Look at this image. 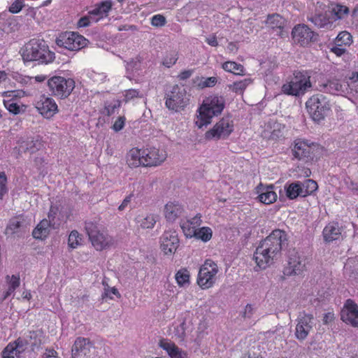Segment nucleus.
Segmentation results:
<instances>
[{
  "instance_id": "55",
  "label": "nucleus",
  "mask_w": 358,
  "mask_h": 358,
  "mask_svg": "<svg viewBox=\"0 0 358 358\" xmlns=\"http://www.w3.org/2000/svg\"><path fill=\"white\" fill-rule=\"evenodd\" d=\"M138 96H141L139 95V92L138 90H134V89H130V90L125 91L124 100L126 102H128V101L132 100L133 99L138 97Z\"/></svg>"
},
{
  "instance_id": "61",
  "label": "nucleus",
  "mask_w": 358,
  "mask_h": 358,
  "mask_svg": "<svg viewBox=\"0 0 358 358\" xmlns=\"http://www.w3.org/2000/svg\"><path fill=\"white\" fill-rule=\"evenodd\" d=\"M46 76L44 75H38L35 77H25L22 78L20 80L21 83H27V80H30L31 79H34L37 83H42L46 79Z\"/></svg>"
},
{
  "instance_id": "13",
  "label": "nucleus",
  "mask_w": 358,
  "mask_h": 358,
  "mask_svg": "<svg viewBox=\"0 0 358 358\" xmlns=\"http://www.w3.org/2000/svg\"><path fill=\"white\" fill-rule=\"evenodd\" d=\"M306 269V260L303 257L293 249L289 252L288 264L285 268L284 274L286 275H301Z\"/></svg>"
},
{
  "instance_id": "3",
  "label": "nucleus",
  "mask_w": 358,
  "mask_h": 358,
  "mask_svg": "<svg viewBox=\"0 0 358 358\" xmlns=\"http://www.w3.org/2000/svg\"><path fill=\"white\" fill-rule=\"evenodd\" d=\"M225 106V99L222 96L212 95L207 97L198 112L199 115L195 124L199 128L206 126L211 122L214 116L221 114Z\"/></svg>"
},
{
  "instance_id": "33",
  "label": "nucleus",
  "mask_w": 358,
  "mask_h": 358,
  "mask_svg": "<svg viewBox=\"0 0 358 358\" xmlns=\"http://www.w3.org/2000/svg\"><path fill=\"white\" fill-rule=\"evenodd\" d=\"M158 216L155 214H148L145 217H138L137 223L142 229H152L157 222Z\"/></svg>"
},
{
  "instance_id": "14",
  "label": "nucleus",
  "mask_w": 358,
  "mask_h": 358,
  "mask_svg": "<svg viewBox=\"0 0 358 358\" xmlns=\"http://www.w3.org/2000/svg\"><path fill=\"white\" fill-rule=\"evenodd\" d=\"M317 90L333 95H343L349 93V85L348 83L342 82L336 78H332L320 83Z\"/></svg>"
},
{
  "instance_id": "43",
  "label": "nucleus",
  "mask_w": 358,
  "mask_h": 358,
  "mask_svg": "<svg viewBox=\"0 0 358 358\" xmlns=\"http://www.w3.org/2000/svg\"><path fill=\"white\" fill-rule=\"evenodd\" d=\"M82 238L79 233L77 231L73 230L70 233L69 236V246L73 249L76 248L80 244V242Z\"/></svg>"
},
{
  "instance_id": "49",
  "label": "nucleus",
  "mask_w": 358,
  "mask_h": 358,
  "mask_svg": "<svg viewBox=\"0 0 358 358\" xmlns=\"http://www.w3.org/2000/svg\"><path fill=\"white\" fill-rule=\"evenodd\" d=\"M189 275L186 270L178 271L176 274V280L180 286L189 282Z\"/></svg>"
},
{
  "instance_id": "4",
  "label": "nucleus",
  "mask_w": 358,
  "mask_h": 358,
  "mask_svg": "<svg viewBox=\"0 0 358 358\" xmlns=\"http://www.w3.org/2000/svg\"><path fill=\"white\" fill-rule=\"evenodd\" d=\"M308 112L315 122H320L331 111V105L327 96L322 94L312 96L306 103Z\"/></svg>"
},
{
  "instance_id": "29",
  "label": "nucleus",
  "mask_w": 358,
  "mask_h": 358,
  "mask_svg": "<svg viewBox=\"0 0 358 358\" xmlns=\"http://www.w3.org/2000/svg\"><path fill=\"white\" fill-rule=\"evenodd\" d=\"M112 3L110 1H106L98 5L95 8L90 10L88 14L92 21L96 22L104 16L107 15L108 11L111 9Z\"/></svg>"
},
{
  "instance_id": "26",
  "label": "nucleus",
  "mask_w": 358,
  "mask_h": 358,
  "mask_svg": "<svg viewBox=\"0 0 358 358\" xmlns=\"http://www.w3.org/2000/svg\"><path fill=\"white\" fill-rule=\"evenodd\" d=\"M323 238L325 242L330 243L338 240L341 236V228L337 222H329L323 229Z\"/></svg>"
},
{
  "instance_id": "54",
  "label": "nucleus",
  "mask_w": 358,
  "mask_h": 358,
  "mask_svg": "<svg viewBox=\"0 0 358 358\" xmlns=\"http://www.w3.org/2000/svg\"><path fill=\"white\" fill-rule=\"evenodd\" d=\"M7 178L4 172H0V198L6 193Z\"/></svg>"
},
{
  "instance_id": "18",
  "label": "nucleus",
  "mask_w": 358,
  "mask_h": 358,
  "mask_svg": "<svg viewBox=\"0 0 358 358\" xmlns=\"http://www.w3.org/2000/svg\"><path fill=\"white\" fill-rule=\"evenodd\" d=\"M179 245L178 234L175 231H165L161 237V249L165 255H171Z\"/></svg>"
},
{
  "instance_id": "36",
  "label": "nucleus",
  "mask_w": 358,
  "mask_h": 358,
  "mask_svg": "<svg viewBox=\"0 0 358 358\" xmlns=\"http://www.w3.org/2000/svg\"><path fill=\"white\" fill-rule=\"evenodd\" d=\"M329 12L331 15H334L331 18L334 22L343 19L345 15L349 13V8L345 6L336 4L331 8H329Z\"/></svg>"
},
{
  "instance_id": "15",
  "label": "nucleus",
  "mask_w": 358,
  "mask_h": 358,
  "mask_svg": "<svg viewBox=\"0 0 358 358\" xmlns=\"http://www.w3.org/2000/svg\"><path fill=\"white\" fill-rule=\"evenodd\" d=\"M314 317L312 315L300 314L296 320L295 336L299 341L305 340L313 327Z\"/></svg>"
},
{
  "instance_id": "59",
  "label": "nucleus",
  "mask_w": 358,
  "mask_h": 358,
  "mask_svg": "<svg viewBox=\"0 0 358 358\" xmlns=\"http://www.w3.org/2000/svg\"><path fill=\"white\" fill-rule=\"evenodd\" d=\"M91 20H92V18L90 17V15L89 14V15H87V16L82 17L78 20V22L77 23V26L78 27H88L90 24Z\"/></svg>"
},
{
  "instance_id": "5",
  "label": "nucleus",
  "mask_w": 358,
  "mask_h": 358,
  "mask_svg": "<svg viewBox=\"0 0 358 358\" xmlns=\"http://www.w3.org/2000/svg\"><path fill=\"white\" fill-rule=\"evenodd\" d=\"M164 99L166 107L176 112L184 110L189 101L185 88L178 85H174L169 90H166Z\"/></svg>"
},
{
  "instance_id": "25",
  "label": "nucleus",
  "mask_w": 358,
  "mask_h": 358,
  "mask_svg": "<svg viewBox=\"0 0 358 358\" xmlns=\"http://www.w3.org/2000/svg\"><path fill=\"white\" fill-rule=\"evenodd\" d=\"M184 212L183 206L178 202H169L164 208V215L169 222H174Z\"/></svg>"
},
{
  "instance_id": "16",
  "label": "nucleus",
  "mask_w": 358,
  "mask_h": 358,
  "mask_svg": "<svg viewBox=\"0 0 358 358\" xmlns=\"http://www.w3.org/2000/svg\"><path fill=\"white\" fill-rule=\"evenodd\" d=\"M292 35L294 43L301 46L307 45L315 41L314 32L306 24L295 26L292 31Z\"/></svg>"
},
{
  "instance_id": "20",
  "label": "nucleus",
  "mask_w": 358,
  "mask_h": 358,
  "mask_svg": "<svg viewBox=\"0 0 358 358\" xmlns=\"http://www.w3.org/2000/svg\"><path fill=\"white\" fill-rule=\"evenodd\" d=\"M36 108L44 117L49 119L58 111L57 105L55 100L48 96H43L36 103Z\"/></svg>"
},
{
  "instance_id": "37",
  "label": "nucleus",
  "mask_w": 358,
  "mask_h": 358,
  "mask_svg": "<svg viewBox=\"0 0 358 358\" xmlns=\"http://www.w3.org/2000/svg\"><path fill=\"white\" fill-rule=\"evenodd\" d=\"M284 19L277 13L268 15L266 24L271 29H282L284 27Z\"/></svg>"
},
{
  "instance_id": "44",
  "label": "nucleus",
  "mask_w": 358,
  "mask_h": 358,
  "mask_svg": "<svg viewBox=\"0 0 358 358\" xmlns=\"http://www.w3.org/2000/svg\"><path fill=\"white\" fill-rule=\"evenodd\" d=\"M352 42V36L348 31H341L336 38V43L341 46V45H349Z\"/></svg>"
},
{
  "instance_id": "41",
  "label": "nucleus",
  "mask_w": 358,
  "mask_h": 358,
  "mask_svg": "<svg viewBox=\"0 0 358 358\" xmlns=\"http://www.w3.org/2000/svg\"><path fill=\"white\" fill-rule=\"evenodd\" d=\"M27 338L29 341V344L31 347V350L34 351L38 349L41 345V339L38 338V334L36 331H29L27 335Z\"/></svg>"
},
{
  "instance_id": "28",
  "label": "nucleus",
  "mask_w": 358,
  "mask_h": 358,
  "mask_svg": "<svg viewBox=\"0 0 358 358\" xmlns=\"http://www.w3.org/2000/svg\"><path fill=\"white\" fill-rule=\"evenodd\" d=\"M127 163L131 168H136L140 166H145L144 164L143 150L132 148L127 155Z\"/></svg>"
},
{
  "instance_id": "17",
  "label": "nucleus",
  "mask_w": 358,
  "mask_h": 358,
  "mask_svg": "<svg viewBox=\"0 0 358 358\" xmlns=\"http://www.w3.org/2000/svg\"><path fill=\"white\" fill-rule=\"evenodd\" d=\"M341 319L345 323L358 327V306L351 299H348L341 311Z\"/></svg>"
},
{
  "instance_id": "62",
  "label": "nucleus",
  "mask_w": 358,
  "mask_h": 358,
  "mask_svg": "<svg viewBox=\"0 0 358 358\" xmlns=\"http://www.w3.org/2000/svg\"><path fill=\"white\" fill-rule=\"evenodd\" d=\"M9 285L12 287V288H17L20 286V278L17 275H13L9 281Z\"/></svg>"
},
{
  "instance_id": "53",
  "label": "nucleus",
  "mask_w": 358,
  "mask_h": 358,
  "mask_svg": "<svg viewBox=\"0 0 358 358\" xmlns=\"http://www.w3.org/2000/svg\"><path fill=\"white\" fill-rule=\"evenodd\" d=\"M23 7H24V1L23 0H16L9 7V11L12 13H17L22 9Z\"/></svg>"
},
{
  "instance_id": "2",
  "label": "nucleus",
  "mask_w": 358,
  "mask_h": 358,
  "mask_svg": "<svg viewBox=\"0 0 358 358\" xmlns=\"http://www.w3.org/2000/svg\"><path fill=\"white\" fill-rule=\"evenodd\" d=\"M20 53L24 62L38 61L41 64L52 62L55 58L44 41L31 39L21 49Z\"/></svg>"
},
{
  "instance_id": "23",
  "label": "nucleus",
  "mask_w": 358,
  "mask_h": 358,
  "mask_svg": "<svg viewBox=\"0 0 358 358\" xmlns=\"http://www.w3.org/2000/svg\"><path fill=\"white\" fill-rule=\"evenodd\" d=\"M27 229V224L22 217H14L9 220L5 230V234L7 236H14L17 234L20 236V234L25 232Z\"/></svg>"
},
{
  "instance_id": "56",
  "label": "nucleus",
  "mask_w": 358,
  "mask_h": 358,
  "mask_svg": "<svg viewBox=\"0 0 358 358\" xmlns=\"http://www.w3.org/2000/svg\"><path fill=\"white\" fill-rule=\"evenodd\" d=\"M348 85L349 90H355L358 93V72L353 74L352 77L350 78V81L348 83Z\"/></svg>"
},
{
  "instance_id": "57",
  "label": "nucleus",
  "mask_w": 358,
  "mask_h": 358,
  "mask_svg": "<svg viewBox=\"0 0 358 358\" xmlns=\"http://www.w3.org/2000/svg\"><path fill=\"white\" fill-rule=\"evenodd\" d=\"M111 294L116 295L118 297H120V294L118 290L116 288L113 287L111 289H109V288L105 289L104 292L101 295V299L103 300H104L106 298L113 299L112 296H110Z\"/></svg>"
},
{
  "instance_id": "52",
  "label": "nucleus",
  "mask_w": 358,
  "mask_h": 358,
  "mask_svg": "<svg viewBox=\"0 0 358 358\" xmlns=\"http://www.w3.org/2000/svg\"><path fill=\"white\" fill-rule=\"evenodd\" d=\"M166 22V18L162 15H155L151 19V24L155 27H162Z\"/></svg>"
},
{
  "instance_id": "31",
  "label": "nucleus",
  "mask_w": 358,
  "mask_h": 358,
  "mask_svg": "<svg viewBox=\"0 0 358 358\" xmlns=\"http://www.w3.org/2000/svg\"><path fill=\"white\" fill-rule=\"evenodd\" d=\"M51 221L46 219L43 220L32 231V236L36 239H43L46 238L50 232L49 227Z\"/></svg>"
},
{
  "instance_id": "6",
  "label": "nucleus",
  "mask_w": 358,
  "mask_h": 358,
  "mask_svg": "<svg viewBox=\"0 0 358 358\" xmlns=\"http://www.w3.org/2000/svg\"><path fill=\"white\" fill-rule=\"evenodd\" d=\"M312 87L310 76L306 73L297 71L290 81L282 86V91L288 95L301 96Z\"/></svg>"
},
{
  "instance_id": "12",
  "label": "nucleus",
  "mask_w": 358,
  "mask_h": 358,
  "mask_svg": "<svg viewBox=\"0 0 358 358\" xmlns=\"http://www.w3.org/2000/svg\"><path fill=\"white\" fill-rule=\"evenodd\" d=\"M308 20L317 28L329 29L333 24L329 7L319 3H317L315 13L308 16Z\"/></svg>"
},
{
  "instance_id": "51",
  "label": "nucleus",
  "mask_w": 358,
  "mask_h": 358,
  "mask_svg": "<svg viewBox=\"0 0 358 358\" xmlns=\"http://www.w3.org/2000/svg\"><path fill=\"white\" fill-rule=\"evenodd\" d=\"M5 106L10 113L15 115H17L21 113L20 106L15 102L9 101L5 103Z\"/></svg>"
},
{
  "instance_id": "40",
  "label": "nucleus",
  "mask_w": 358,
  "mask_h": 358,
  "mask_svg": "<svg viewBox=\"0 0 358 358\" xmlns=\"http://www.w3.org/2000/svg\"><path fill=\"white\" fill-rule=\"evenodd\" d=\"M252 83L250 78H245L243 80L234 82L230 88L237 94H242L245 89Z\"/></svg>"
},
{
  "instance_id": "45",
  "label": "nucleus",
  "mask_w": 358,
  "mask_h": 358,
  "mask_svg": "<svg viewBox=\"0 0 358 358\" xmlns=\"http://www.w3.org/2000/svg\"><path fill=\"white\" fill-rule=\"evenodd\" d=\"M14 347H16V350L20 355L27 348V345L29 344V341L27 338V336L24 338H18L13 343Z\"/></svg>"
},
{
  "instance_id": "24",
  "label": "nucleus",
  "mask_w": 358,
  "mask_h": 358,
  "mask_svg": "<svg viewBox=\"0 0 358 358\" xmlns=\"http://www.w3.org/2000/svg\"><path fill=\"white\" fill-rule=\"evenodd\" d=\"M18 142L20 143L18 148L20 152L34 153L41 148V143L38 138L28 137L25 139L21 138Z\"/></svg>"
},
{
  "instance_id": "58",
  "label": "nucleus",
  "mask_w": 358,
  "mask_h": 358,
  "mask_svg": "<svg viewBox=\"0 0 358 358\" xmlns=\"http://www.w3.org/2000/svg\"><path fill=\"white\" fill-rule=\"evenodd\" d=\"M125 118L124 117H119L113 125V129L115 131L122 130L124 126Z\"/></svg>"
},
{
  "instance_id": "22",
  "label": "nucleus",
  "mask_w": 358,
  "mask_h": 358,
  "mask_svg": "<svg viewBox=\"0 0 358 358\" xmlns=\"http://www.w3.org/2000/svg\"><path fill=\"white\" fill-rule=\"evenodd\" d=\"M159 346L164 350L171 358H187V355L185 351L168 339H161L159 342Z\"/></svg>"
},
{
  "instance_id": "47",
  "label": "nucleus",
  "mask_w": 358,
  "mask_h": 358,
  "mask_svg": "<svg viewBox=\"0 0 358 358\" xmlns=\"http://www.w3.org/2000/svg\"><path fill=\"white\" fill-rule=\"evenodd\" d=\"M201 223V215H196L195 217L192 218L190 220L180 223V227L183 231H185L186 225L192 226V229H196V227L199 226Z\"/></svg>"
},
{
  "instance_id": "30",
  "label": "nucleus",
  "mask_w": 358,
  "mask_h": 358,
  "mask_svg": "<svg viewBox=\"0 0 358 358\" xmlns=\"http://www.w3.org/2000/svg\"><path fill=\"white\" fill-rule=\"evenodd\" d=\"M259 193L258 199L264 204H271L277 199V194L273 190V186L262 187L258 191Z\"/></svg>"
},
{
  "instance_id": "32",
  "label": "nucleus",
  "mask_w": 358,
  "mask_h": 358,
  "mask_svg": "<svg viewBox=\"0 0 358 358\" xmlns=\"http://www.w3.org/2000/svg\"><path fill=\"white\" fill-rule=\"evenodd\" d=\"M285 191L287 197L289 199L293 200L299 196L303 197L301 188L299 184V181L291 182L289 185L285 186Z\"/></svg>"
},
{
  "instance_id": "1",
  "label": "nucleus",
  "mask_w": 358,
  "mask_h": 358,
  "mask_svg": "<svg viewBox=\"0 0 358 358\" xmlns=\"http://www.w3.org/2000/svg\"><path fill=\"white\" fill-rule=\"evenodd\" d=\"M287 244L286 232L281 229L273 230L256 248L254 259L257 266L265 269L272 265L280 257L282 250Z\"/></svg>"
},
{
  "instance_id": "50",
  "label": "nucleus",
  "mask_w": 358,
  "mask_h": 358,
  "mask_svg": "<svg viewBox=\"0 0 358 358\" xmlns=\"http://www.w3.org/2000/svg\"><path fill=\"white\" fill-rule=\"evenodd\" d=\"M217 82L216 77L203 78L199 83V86L201 88L210 87L215 86Z\"/></svg>"
},
{
  "instance_id": "19",
  "label": "nucleus",
  "mask_w": 358,
  "mask_h": 358,
  "mask_svg": "<svg viewBox=\"0 0 358 358\" xmlns=\"http://www.w3.org/2000/svg\"><path fill=\"white\" fill-rule=\"evenodd\" d=\"M144 164L145 166H156L166 159L167 155L164 150L151 148L143 150Z\"/></svg>"
},
{
  "instance_id": "63",
  "label": "nucleus",
  "mask_w": 358,
  "mask_h": 358,
  "mask_svg": "<svg viewBox=\"0 0 358 358\" xmlns=\"http://www.w3.org/2000/svg\"><path fill=\"white\" fill-rule=\"evenodd\" d=\"M134 194H130L127 196L125 197V199L123 200L122 203L118 207V209L120 210H123L125 209V208L128 206V204L130 203L131 198L133 197Z\"/></svg>"
},
{
  "instance_id": "7",
  "label": "nucleus",
  "mask_w": 358,
  "mask_h": 358,
  "mask_svg": "<svg viewBox=\"0 0 358 358\" xmlns=\"http://www.w3.org/2000/svg\"><path fill=\"white\" fill-rule=\"evenodd\" d=\"M85 229L89 238L96 250H103L113 243V239L96 222L86 221Z\"/></svg>"
},
{
  "instance_id": "9",
  "label": "nucleus",
  "mask_w": 358,
  "mask_h": 358,
  "mask_svg": "<svg viewBox=\"0 0 358 358\" xmlns=\"http://www.w3.org/2000/svg\"><path fill=\"white\" fill-rule=\"evenodd\" d=\"M217 264L211 259H206L201 266L197 283L202 289H208L213 286L216 281V275L218 273Z\"/></svg>"
},
{
  "instance_id": "35",
  "label": "nucleus",
  "mask_w": 358,
  "mask_h": 358,
  "mask_svg": "<svg viewBox=\"0 0 358 358\" xmlns=\"http://www.w3.org/2000/svg\"><path fill=\"white\" fill-rule=\"evenodd\" d=\"M193 236L203 242L210 241L212 238L213 231L210 227H203L196 229H192Z\"/></svg>"
},
{
  "instance_id": "42",
  "label": "nucleus",
  "mask_w": 358,
  "mask_h": 358,
  "mask_svg": "<svg viewBox=\"0 0 358 358\" xmlns=\"http://www.w3.org/2000/svg\"><path fill=\"white\" fill-rule=\"evenodd\" d=\"M20 358V355L16 350V347H14L12 343H10L2 352V358Z\"/></svg>"
},
{
  "instance_id": "48",
  "label": "nucleus",
  "mask_w": 358,
  "mask_h": 358,
  "mask_svg": "<svg viewBox=\"0 0 358 358\" xmlns=\"http://www.w3.org/2000/svg\"><path fill=\"white\" fill-rule=\"evenodd\" d=\"M294 176L296 178H308L311 175V171L310 169L304 167V166H297L294 170Z\"/></svg>"
},
{
  "instance_id": "21",
  "label": "nucleus",
  "mask_w": 358,
  "mask_h": 358,
  "mask_svg": "<svg viewBox=\"0 0 358 358\" xmlns=\"http://www.w3.org/2000/svg\"><path fill=\"white\" fill-rule=\"evenodd\" d=\"M92 348H94L93 344L89 338L78 337L75 341L71 349L72 357L78 358L88 356Z\"/></svg>"
},
{
  "instance_id": "60",
  "label": "nucleus",
  "mask_w": 358,
  "mask_h": 358,
  "mask_svg": "<svg viewBox=\"0 0 358 358\" xmlns=\"http://www.w3.org/2000/svg\"><path fill=\"white\" fill-rule=\"evenodd\" d=\"M254 313V308L250 304H248L245 308L244 311L242 313V317L244 318H250Z\"/></svg>"
},
{
  "instance_id": "34",
  "label": "nucleus",
  "mask_w": 358,
  "mask_h": 358,
  "mask_svg": "<svg viewBox=\"0 0 358 358\" xmlns=\"http://www.w3.org/2000/svg\"><path fill=\"white\" fill-rule=\"evenodd\" d=\"M299 184L301 188V193H302L303 197L312 194L318 188L317 183L312 179H306L303 182L299 181Z\"/></svg>"
},
{
  "instance_id": "46",
  "label": "nucleus",
  "mask_w": 358,
  "mask_h": 358,
  "mask_svg": "<svg viewBox=\"0 0 358 358\" xmlns=\"http://www.w3.org/2000/svg\"><path fill=\"white\" fill-rule=\"evenodd\" d=\"M177 60V53L176 52H171L167 53L166 56L164 57L162 64L167 68H170L176 64Z\"/></svg>"
},
{
  "instance_id": "38",
  "label": "nucleus",
  "mask_w": 358,
  "mask_h": 358,
  "mask_svg": "<svg viewBox=\"0 0 358 358\" xmlns=\"http://www.w3.org/2000/svg\"><path fill=\"white\" fill-rule=\"evenodd\" d=\"M222 68L226 71L232 73L236 75H242L243 74L244 71L243 65L231 61L224 62L222 64Z\"/></svg>"
},
{
  "instance_id": "39",
  "label": "nucleus",
  "mask_w": 358,
  "mask_h": 358,
  "mask_svg": "<svg viewBox=\"0 0 358 358\" xmlns=\"http://www.w3.org/2000/svg\"><path fill=\"white\" fill-rule=\"evenodd\" d=\"M187 329V324L185 317H181L178 319V323L174 327V334L180 338L183 339L185 336V331Z\"/></svg>"
},
{
  "instance_id": "27",
  "label": "nucleus",
  "mask_w": 358,
  "mask_h": 358,
  "mask_svg": "<svg viewBox=\"0 0 358 358\" xmlns=\"http://www.w3.org/2000/svg\"><path fill=\"white\" fill-rule=\"evenodd\" d=\"M310 146L306 141L296 139L294 141L292 154L294 158L301 160L310 157Z\"/></svg>"
},
{
  "instance_id": "10",
  "label": "nucleus",
  "mask_w": 358,
  "mask_h": 358,
  "mask_svg": "<svg viewBox=\"0 0 358 358\" xmlns=\"http://www.w3.org/2000/svg\"><path fill=\"white\" fill-rule=\"evenodd\" d=\"M87 40L76 32L61 33L56 38V44L69 50H79L87 45Z\"/></svg>"
},
{
  "instance_id": "8",
  "label": "nucleus",
  "mask_w": 358,
  "mask_h": 358,
  "mask_svg": "<svg viewBox=\"0 0 358 358\" xmlns=\"http://www.w3.org/2000/svg\"><path fill=\"white\" fill-rule=\"evenodd\" d=\"M47 85L50 95L64 99L75 88V81L72 78L54 76L48 80Z\"/></svg>"
},
{
  "instance_id": "11",
  "label": "nucleus",
  "mask_w": 358,
  "mask_h": 358,
  "mask_svg": "<svg viewBox=\"0 0 358 358\" xmlns=\"http://www.w3.org/2000/svg\"><path fill=\"white\" fill-rule=\"evenodd\" d=\"M233 131V120L229 117H225L217 122L213 129L206 131L205 136L207 139H225Z\"/></svg>"
},
{
  "instance_id": "64",
  "label": "nucleus",
  "mask_w": 358,
  "mask_h": 358,
  "mask_svg": "<svg viewBox=\"0 0 358 358\" xmlns=\"http://www.w3.org/2000/svg\"><path fill=\"white\" fill-rule=\"evenodd\" d=\"M206 41L209 45L212 47H216L218 45V42L215 35L210 36L209 37L206 38Z\"/></svg>"
}]
</instances>
